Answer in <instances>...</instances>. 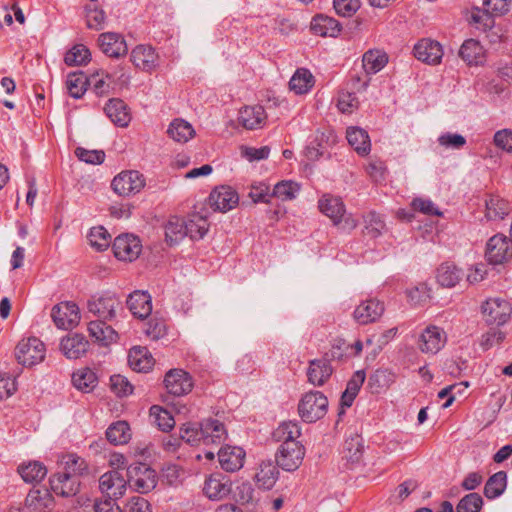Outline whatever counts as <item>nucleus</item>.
<instances>
[{"label": "nucleus", "instance_id": "f257e3e1", "mask_svg": "<svg viewBox=\"0 0 512 512\" xmlns=\"http://www.w3.org/2000/svg\"><path fill=\"white\" fill-rule=\"evenodd\" d=\"M301 435L298 422L287 421L279 425L273 436L281 441L275 459L277 465L285 471L293 472L299 468L305 456V448L297 441Z\"/></svg>", "mask_w": 512, "mask_h": 512}, {"label": "nucleus", "instance_id": "f03ea898", "mask_svg": "<svg viewBox=\"0 0 512 512\" xmlns=\"http://www.w3.org/2000/svg\"><path fill=\"white\" fill-rule=\"evenodd\" d=\"M511 0H483V9L474 8L471 22L478 29L486 31L494 26V17L506 14L510 9Z\"/></svg>", "mask_w": 512, "mask_h": 512}, {"label": "nucleus", "instance_id": "7ed1b4c3", "mask_svg": "<svg viewBox=\"0 0 512 512\" xmlns=\"http://www.w3.org/2000/svg\"><path fill=\"white\" fill-rule=\"evenodd\" d=\"M327 409L328 399L320 391L307 392L298 404L299 415L306 423H313L323 418L327 413Z\"/></svg>", "mask_w": 512, "mask_h": 512}, {"label": "nucleus", "instance_id": "20e7f679", "mask_svg": "<svg viewBox=\"0 0 512 512\" xmlns=\"http://www.w3.org/2000/svg\"><path fill=\"white\" fill-rule=\"evenodd\" d=\"M88 312L98 319L113 321L119 310H123L121 300L112 293L106 292L92 296L87 302Z\"/></svg>", "mask_w": 512, "mask_h": 512}, {"label": "nucleus", "instance_id": "39448f33", "mask_svg": "<svg viewBox=\"0 0 512 512\" xmlns=\"http://www.w3.org/2000/svg\"><path fill=\"white\" fill-rule=\"evenodd\" d=\"M127 482L139 493H148L157 485L155 470L145 463L137 462L127 467Z\"/></svg>", "mask_w": 512, "mask_h": 512}, {"label": "nucleus", "instance_id": "423d86ee", "mask_svg": "<svg viewBox=\"0 0 512 512\" xmlns=\"http://www.w3.org/2000/svg\"><path fill=\"white\" fill-rule=\"evenodd\" d=\"M45 353L44 343L36 337H30L18 343L15 356L19 364L31 367L41 363L45 358Z\"/></svg>", "mask_w": 512, "mask_h": 512}, {"label": "nucleus", "instance_id": "0eeeda50", "mask_svg": "<svg viewBox=\"0 0 512 512\" xmlns=\"http://www.w3.org/2000/svg\"><path fill=\"white\" fill-rule=\"evenodd\" d=\"M485 322L490 326H502L512 313L511 304L502 298H490L482 305Z\"/></svg>", "mask_w": 512, "mask_h": 512}, {"label": "nucleus", "instance_id": "6e6552de", "mask_svg": "<svg viewBox=\"0 0 512 512\" xmlns=\"http://www.w3.org/2000/svg\"><path fill=\"white\" fill-rule=\"evenodd\" d=\"M145 186L144 176L135 170L123 171L114 177L111 183L113 191L119 196H131L139 193Z\"/></svg>", "mask_w": 512, "mask_h": 512}, {"label": "nucleus", "instance_id": "1a4fd4ad", "mask_svg": "<svg viewBox=\"0 0 512 512\" xmlns=\"http://www.w3.org/2000/svg\"><path fill=\"white\" fill-rule=\"evenodd\" d=\"M485 257L490 264H502L512 258V239L503 234L492 236L487 244Z\"/></svg>", "mask_w": 512, "mask_h": 512}, {"label": "nucleus", "instance_id": "9d476101", "mask_svg": "<svg viewBox=\"0 0 512 512\" xmlns=\"http://www.w3.org/2000/svg\"><path fill=\"white\" fill-rule=\"evenodd\" d=\"M112 249L117 259L131 262L139 257L142 245L138 237L124 234L114 239Z\"/></svg>", "mask_w": 512, "mask_h": 512}, {"label": "nucleus", "instance_id": "9b49d317", "mask_svg": "<svg viewBox=\"0 0 512 512\" xmlns=\"http://www.w3.org/2000/svg\"><path fill=\"white\" fill-rule=\"evenodd\" d=\"M51 317L60 329H71L80 321L78 306L73 302H62L52 308Z\"/></svg>", "mask_w": 512, "mask_h": 512}, {"label": "nucleus", "instance_id": "f8f14e48", "mask_svg": "<svg viewBox=\"0 0 512 512\" xmlns=\"http://www.w3.org/2000/svg\"><path fill=\"white\" fill-rule=\"evenodd\" d=\"M127 479H125L120 470H111L104 473L99 479V488L108 498H121L127 488Z\"/></svg>", "mask_w": 512, "mask_h": 512}, {"label": "nucleus", "instance_id": "ddd939ff", "mask_svg": "<svg viewBox=\"0 0 512 512\" xmlns=\"http://www.w3.org/2000/svg\"><path fill=\"white\" fill-rule=\"evenodd\" d=\"M164 384L168 393L174 396L186 395L193 388L191 376L182 369L169 370L165 375Z\"/></svg>", "mask_w": 512, "mask_h": 512}, {"label": "nucleus", "instance_id": "4468645a", "mask_svg": "<svg viewBox=\"0 0 512 512\" xmlns=\"http://www.w3.org/2000/svg\"><path fill=\"white\" fill-rule=\"evenodd\" d=\"M239 202L238 193L230 186L222 185L216 187L209 196L210 206L219 212H227Z\"/></svg>", "mask_w": 512, "mask_h": 512}, {"label": "nucleus", "instance_id": "2eb2a0df", "mask_svg": "<svg viewBox=\"0 0 512 512\" xmlns=\"http://www.w3.org/2000/svg\"><path fill=\"white\" fill-rule=\"evenodd\" d=\"M446 333L437 326H428L420 335L419 349L423 353L436 354L445 345Z\"/></svg>", "mask_w": 512, "mask_h": 512}, {"label": "nucleus", "instance_id": "dca6fc26", "mask_svg": "<svg viewBox=\"0 0 512 512\" xmlns=\"http://www.w3.org/2000/svg\"><path fill=\"white\" fill-rule=\"evenodd\" d=\"M203 492L210 500H221L230 494L231 482L225 475L213 473L205 479Z\"/></svg>", "mask_w": 512, "mask_h": 512}, {"label": "nucleus", "instance_id": "f3484780", "mask_svg": "<svg viewBox=\"0 0 512 512\" xmlns=\"http://www.w3.org/2000/svg\"><path fill=\"white\" fill-rule=\"evenodd\" d=\"M98 43L101 51L108 57L120 58L128 52L125 39L118 33H102L99 36Z\"/></svg>", "mask_w": 512, "mask_h": 512}, {"label": "nucleus", "instance_id": "a211bd4d", "mask_svg": "<svg viewBox=\"0 0 512 512\" xmlns=\"http://www.w3.org/2000/svg\"><path fill=\"white\" fill-rule=\"evenodd\" d=\"M414 56L427 64H439L443 57V49L439 42L431 39H421L413 49Z\"/></svg>", "mask_w": 512, "mask_h": 512}, {"label": "nucleus", "instance_id": "6ab92c4d", "mask_svg": "<svg viewBox=\"0 0 512 512\" xmlns=\"http://www.w3.org/2000/svg\"><path fill=\"white\" fill-rule=\"evenodd\" d=\"M51 490L59 496L73 497L79 492L80 481L69 474L58 472L49 479Z\"/></svg>", "mask_w": 512, "mask_h": 512}, {"label": "nucleus", "instance_id": "aec40b11", "mask_svg": "<svg viewBox=\"0 0 512 512\" xmlns=\"http://www.w3.org/2000/svg\"><path fill=\"white\" fill-rule=\"evenodd\" d=\"M217 455L221 468L227 472H235L243 467L245 451L241 447L225 446Z\"/></svg>", "mask_w": 512, "mask_h": 512}, {"label": "nucleus", "instance_id": "412c9836", "mask_svg": "<svg viewBox=\"0 0 512 512\" xmlns=\"http://www.w3.org/2000/svg\"><path fill=\"white\" fill-rule=\"evenodd\" d=\"M384 312V305L378 300L361 302L354 310L353 316L357 323L366 325L377 321Z\"/></svg>", "mask_w": 512, "mask_h": 512}, {"label": "nucleus", "instance_id": "4be33fe9", "mask_svg": "<svg viewBox=\"0 0 512 512\" xmlns=\"http://www.w3.org/2000/svg\"><path fill=\"white\" fill-rule=\"evenodd\" d=\"M333 371L327 358L310 360L307 369L308 382L314 386H323L330 379Z\"/></svg>", "mask_w": 512, "mask_h": 512}, {"label": "nucleus", "instance_id": "5701e85b", "mask_svg": "<svg viewBox=\"0 0 512 512\" xmlns=\"http://www.w3.org/2000/svg\"><path fill=\"white\" fill-rule=\"evenodd\" d=\"M89 348V342L82 334L74 333L64 337L60 342V349L68 359L82 357Z\"/></svg>", "mask_w": 512, "mask_h": 512}, {"label": "nucleus", "instance_id": "b1692460", "mask_svg": "<svg viewBox=\"0 0 512 512\" xmlns=\"http://www.w3.org/2000/svg\"><path fill=\"white\" fill-rule=\"evenodd\" d=\"M158 55L155 49L148 45H138L131 52V61L143 71H152L157 66Z\"/></svg>", "mask_w": 512, "mask_h": 512}, {"label": "nucleus", "instance_id": "393cba45", "mask_svg": "<svg viewBox=\"0 0 512 512\" xmlns=\"http://www.w3.org/2000/svg\"><path fill=\"white\" fill-rule=\"evenodd\" d=\"M310 29L313 34L321 37H337L342 27L336 19L319 14L312 18Z\"/></svg>", "mask_w": 512, "mask_h": 512}, {"label": "nucleus", "instance_id": "a878e982", "mask_svg": "<svg viewBox=\"0 0 512 512\" xmlns=\"http://www.w3.org/2000/svg\"><path fill=\"white\" fill-rule=\"evenodd\" d=\"M203 444H221L227 437L224 424L217 419H205L201 423Z\"/></svg>", "mask_w": 512, "mask_h": 512}, {"label": "nucleus", "instance_id": "bb28decb", "mask_svg": "<svg viewBox=\"0 0 512 512\" xmlns=\"http://www.w3.org/2000/svg\"><path fill=\"white\" fill-rule=\"evenodd\" d=\"M319 209L332 220L334 225H341L342 217L345 215V205L341 198L324 195L319 200Z\"/></svg>", "mask_w": 512, "mask_h": 512}, {"label": "nucleus", "instance_id": "cd10ccee", "mask_svg": "<svg viewBox=\"0 0 512 512\" xmlns=\"http://www.w3.org/2000/svg\"><path fill=\"white\" fill-rule=\"evenodd\" d=\"M127 306L138 318H146L152 312L151 296L144 291H134L127 298Z\"/></svg>", "mask_w": 512, "mask_h": 512}, {"label": "nucleus", "instance_id": "c85d7f7f", "mask_svg": "<svg viewBox=\"0 0 512 512\" xmlns=\"http://www.w3.org/2000/svg\"><path fill=\"white\" fill-rule=\"evenodd\" d=\"M104 111L107 117L117 126L126 127L131 120L128 107L121 99H110L105 105Z\"/></svg>", "mask_w": 512, "mask_h": 512}, {"label": "nucleus", "instance_id": "c756f323", "mask_svg": "<svg viewBox=\"0 0 512 512\" xmlns=\"http://www.w3.org/2000/svg\"><path fill=\"white\" fill-rule=\"evenodd\" d=\"M53 505V497L47 489H32L25 499V507L30 512H45Z\"/></svg>", "mask_w": 512, "mask_h": 512}, {"label": "nucleus", "instance_id": "7c9ffc66", "mask_svg": "<svg viewBox=\"0 0 512 512\" xmlns=\"http://www.w3.org/2000/svg\"><path fill=\"white\" fill-rule=\"evenodd\" d=\"M278 465L272 461H262L259 464L255 480L259 488L270 490L276 484L279 477Z\"/></svg>", "mask_w": 512, "mask_h": 512}, {"label": "nucleus", "instance_id": "2f4dec72", "mask_svg": "<svg viewBox=\"0 0 512 512\" xmlns=\"http://www.w3.org/2000/svg\"><path fill=\"white\" fill-rule=\"evenodd\" d=\"M266 113L262 106H246L239 112V122L246 129L253 130L262 127Z\"/></svg>", "mask_w": 512, "mask_h": 512}, {"label": "nucleus", "instance_id": "473e14b6", "mask_svg": "<svg viewBox=\"0 0 512 512\" xmlns=\"http://www.w3.org/2000/svg\"><path fill=\"white\" fill-rule=\"evenodd\" d=\"M106 321L107 320L98 319L90 321L88 325L89 335L102 345H108L116 341L118 337L116 331L110 325H107Z\"/></svg>", "mask_w": 512, "mask_h": 512}, {"label": "nucleus", "instance_id": "72a5a7b5", "mask_svg": "<svg viewBox=\"0 0 512 512\" xmlns=\"http://www.w3.org/2000/svg\"><path fill=\"white\" fill-rule=\"evenodd\" d=\"M464 273L453 263H443L437 269L436 279L442 287L452 288L463 278Z\"/></svg>", "mask_w": 512, "mask_h": 512}, {"label": "nucleus", "instance_id": "f704fd0d", "mask_svg": "<svg viewBox=\"0 0 512 512\" xmlns=\"http://www.w3.org/2000/svg\"><path fill=\"white\" fill-rule=\"evenodd\" d=\"M348 143L360 155H367L371 149L368 133L359 127H349L346 131Z\"/></svg>", "mask_w": 512, "mask_h": 512}, {"label": "nucleus", "instance_id": "c9c22d12", "mask_svg": "<svg viewBox=\"0 0 512 512\" xmlns=\"http://www.w3.org/2000/svg\"><path fill=\"white\" fill-rule=\"evenodd\" d=\"M72 383L76 389L82 392H90L96 387L98 378L92 369L84 367L72 374Z\"/></svg>", "mask_w": 512, "mask_h": 512}, {"label": "nucleus", "instance_id": "e433bc0d", "mask_svg": "<svg viewBox=\"0 0 512 512\" xmlns=\"http://www.w3.org/2000/svg\"><path fill=\"white\" fill-rule=\"evenodd\" d=\"M128 363L137 372H147L154 364L151 355L142 347H134L129 351Z\"/></svg>", "mask_w": 512, "mask_h": 512}, {"label": "nucleus", "instance_id": "4c0bfd02", "mask_svg": "<svg viewBox=\"0 0 512 512\" xmlns=\"http://www.w3.org/2000/svg\"><path fill=\"white\" fill-rule=\"evenodd\" d=\"M167 133L174 141L186 143L194 136L195 130L189 122L177 118L170 123Z\"/></svg>", "mask_w": 512, "mask_h": 512}, {"label": "nucleus", "instance_id": "58836bf2", "mask_svg": "<svg viewBox=\"0 0 512 512\" xmlns=\"http://www.w3.org/2000/svg\"><path fill=\"white\" fill-rule=\"evenodd\" d=\"M366 375L363 370L356 371L347 383L345 391L341 396V406L350 407L353 404L361 386L365 381Z\"/></svg>", "mask_w": 512, "mask_h": 512}, {"label": "nucleus", "instance_id": "ea45409f", "mask_svg": "<svg viewBox=\"0 0 512 512\" xmlns=\"http://www.w3.org/2000/svg\"><path fill=\"white\" fill-rule=\"evenodd\" d=\"M106 438L113 445H123L131 439V429L126 421L112 423L106 430Z\"/></svg>", "mask_w": 512, "mask_h": 512}, {"label": "nucleus", "instance_id": "a19ab883", "mask_svg": "<svg viewBox=\"0 0 512 512\" xmlns=\"http://www.w3.org/2000/svg\"><path fill=\"white\" fill-rule=\"evenodd\" d=\"M314 85V77L308 69L299 68L289 81L290 90L296 94H305Z\"/></svg>", "mask_w": 512, "mask_h": 512}, {"label": "nucleus", "instance_id": "79ce46f5", "mask_svg": "<svg viewBox=\"0 0 512 512\" xmlns=\"http://www.w3.org/2000/svg\"><path fill=\"white\" fill-rule=\"evenodd\" d=\"M484 50L479 41L475 39L465 40L459 50V56L469 65L482 61Z\"/></svg>", "mask_w": 512, "mask_h": 512}, {"label": "nucleus", "instance_id": "37998d69", "mask_svg": "<svg viewBox=\"0 0 512 512\" xmlns=\"http://www.w3.org/2000/svg\"><path fill=\"white\" fill-rule=\"evenodd\" d=\"M18 472L25 482L38 483L46 476L47 468L39 461H32L28 464L20 465Z\"/></svg>", "mask_w": 512, "mask_h": 512}, {"label": "nucleus", "instance_id": "c03bdc74", "mask_svg": "<svg viewBox=\"0 0 512 512\" xmlns=\"http://www.w3.org/2000/svg\"><path fill=\"white\" fill-rule=\"evenodd\" d=\"M507 486V474L498 471L489 477L484 486V495L488 499H495L503 494Z\"/></svg>", "mask_w": 512, "mask_h": 512}, {"label": "nucleus", "instance_id": "a18cd8bd", "mask_svg": "<svg viewBox=\"0 0 512 512\" xmlns=\"http://www.w3.org/2000/svg\"><path fill=\"white\" fill-rule=\"evenodd\" d=\"M362 62L367 74H375L387 64L388 58L385 53L378 50H369L364 53Z\"/></svg>", "mask_w": 512, "mask_h": 512}, {"label": "nucleus", "instance_id": "49530a36", "mask_svg": "<svg viewBox=\"0 0 512 512\" xmlns=\"http://www.w3.org/2000/svg\"><path fill=\"white\" fill-rule=\"evenodd\" d=\"M186 236L184 220L173 216L165 225V239L170 245L178 244Z\"/></svg>", "mask_w": 512, "mask_h": 512}, {"label": "nucleus", "instance_id": "de8ad7c7", "mask_svg": "<svg viewBox=\"0 0 512 512\" xmlns=\"http://www.w3.org/2000/svg\"><path fill=\"white\" fill-rule=\"evenodd\" d=\"M509 211V203L498 196H492L486 200V217L489 220H502Z\"/></svg>", "mask_w": 512, "mask_h": 512}, {"label": "nucleus", "instance_id": "09e8293b", "mask_svg": "<svg viewBox=\"0 0 512 512\" xmlns=\"http://www.w3.org/2000/svg\"><path fill=\"white\" fill-rule=\"evenodd\" d=\"M62 463L64 465V471L62 474H69L79 479V476L88 472V465L86 461L76 454H68L64 456Z\"/></svg>", "mask_w": 512, "mask_h": 512}, {"label": "nucleus", "instance_id": "8fccbe9b", "mask_svg": "<svg viewBox=\"0 0 512 512\" xmlns=\"http://www.w3.org/2000/svg\"><path fill=\"white\" fill-rule=\"evenodd\" d=\"M91 60L89 49L83 44H76L68 50L64 57V62L68 66H80L87 64Z\"/></svg>", "mask_w": 512, "mask_h": 512}, {"label": "nucleus", "instance_id": "3c124183", "mask_svg": "<svg viewBox=\"0 0 512 512\" xmlns=\"http://www.w3.org/2000/svg\"><path fill=\"white\" fill-rule=\"evenodd\" d=\"M184 225L186 236L191 239L203 238L209 227L207 219L199 215H193L187 222L184 221Z\"/></svg>", "mask_w": 512, "mask_h": 512}, {"label": "nucleus", "instance_id": "603ef678", "mask_svg": "<svg viewBox=\"0 0 512 512\" xmlns=\"http://www.w3.org/2000/svg\"><path fill=\"white\" fill-rule=\"evenodd\" d=\"M88 79L82 72H73L67 76L66 86L68 93L75 99L81 98L87 89Z\"/></svg>", "mask_w": 512, "mask_h": 512}, {"label": "nucleus", "instance_id": "864d4df0", "mask_svg": "<svg viewBox=\"0 0 512 512\" xmlns=\"http://www.w3.org/2000/svg\"><path fill=\"white\" fill-rule=\"evenodd\" d=\"M394 382V374L388 369H377L368 379V386L372 392L379 393L381 389L388 388Z\"/></svg>", "mask_w": 512, "mask_h": 512}, {"label": "nucleus", "instance_id": "5fc2aeb1", "mask_svg": "<svg viewBox=\"0 0 512 512\" xmlns=\"http://www.w3.org/2000/svg\"><path fill=\"white\" fill-rule=\"evenodd\" d=\"M90 245L98 251L106 250L111 243V236L103 226L91 228L88 234Z\"/></svg>", "mask_w": 512, "mask_h": 512}, {"label": "nucleus", "instance_id": "6e6d98bb", "mask_svg": "<svg viewBox=\"0 0 512 512\" xmlns=\"http://www.w3.org/2000/svg\"><path fill=\"white\" fill-rule=\"evenodd\" d=\"M300 191V186L291 180H284L277 183L272 191L273 197H277L282 201H288L296 198Z\"/></svg>", "mask_w": 512, "mask_h": 512}, {"label": "nucleus", "instance_id": "4d7b16f0", "mask_svg": "<svg viewBox=\"0 0 512 512\" xmlns=\"http://www.w3.org/2000/svg\"><path fill=\"white\" fill-rule=\"evenodd\" d=\"M385 222L381 215L370 212L365 217L364 234L370 238H377L385 230Z\"/></svg>", "mask_w": 512, "mask_h": 512}, {"label": "nucleus", "instance_id": "13d9d810", "mask_svg": "<svg viewBox=\"0 0 512 512\" xmlns=\"http://www.w3.org/2000/svg\"><path fill=\"white\" fill-rule=\"evenodd\" d=\"M181 439L191 445L203 444V433L200 423H186L180 430Z\"/></svg>", "mask_w": 512, "mask_h": 512}, {"label": "nucleus", "instance_id": "bf43d9fd", "mask_svg": "<svg viewBox=\"0 0 512 512\" xmlns=\"http://www.w3.org/2000/svg\"><path fill=\"white\" fill-rule=\"evenodd\" d=\"M150 416L154 417V421L162 431H169L175 425L174 418L169 411L160 406H152L150 408Z\"/></svg>", "mask_w": 512, "mask_h": 512}, {"label": "nucleus", "instance_id": "052dcab7", "mask_svg": "<svg viewBox=\"0 0 512 512\" xmlns=\"http://www.w3.org/2000/svg\"><path fill=\"white\" fill-rule=\"evenodd\" d=\"M483 506V499L478 493L465 495L457 504L456 512H479Z\"/></svg>", "mask_w": 512, "mask_h": 512}, {"label": "nucleus", "instance_id": "680f3d73", "mask_svg": "<svg viewBox=\"0 0 512 512\" xmlns=\"http://www.w3.org/2000/svg\"><path fill=\"white\" fill-rule=\"evenodd\" d=\"M111 390L120 397L128 396L133 392V386L122 375H113L110 377Z\"/></svg>", "mask_w": 512, "mask_h": 512}, {"label": "nucleus", "instance_id": "e2e57ef3", "mask_svg": "<svg viewBox=\"0 0 512 512\" xmlns=\"http://www.w3.org/2000/svg\"><path fill=\"white\" fill-rule=\"evenodd\" d=\"M346 458L351 462H358L363 454L364 446L359 436L352 437L345 442Z\"/></svg>", "mask_w": 512, "mask_h": 512}, {"label": "nucleus", "instance_id": "0e129e2a", "mask_svg": "<svg viewBox=\"0 0 512 512\" xmlns=\"http://www.w3.org/2000/svg\"><path fill=\"white\" fill-rule=\"evenodd\" d=\"M75 155L79 160L88 164H102L105 160V153L103 150H87L78 147L75 150Z\"/></svg>", "mask_w": 512, "mask_h": 512}, {"label": "nucleus", "instance_id": "69168bd1", "mask_svg": "<svg viewBox=\"0 0 512 512\" xmlns=\"http://www.w3.org/2000/svg\"><path fill=\"white\" fill-rule=\"evenodd\" d=\"M360 0H333L335 11L340 16H351L360 8Z\"/></svg>", "mask_w": 512, "mask_h": 512}, {"label": "nucleus", "instance_id": "338daca9", "mask_svg": "<svg viewBox=\"0 0 512 512\" xmlns=\"http://www.w3.org/2000/svg\"><path fill=\"white\" fill-rule=\"evenodd\" d=\"M249 197L252 199L254 203H269L273 195L272 193L269 192L268 185H266L265 183H259L256 185H252L249 192Z\"/></svg>", "mask_w": 512, "mask_h": 512}, {"label": "nucleus", "instance_id": "774afa93", "mask_svg": "<svg viewBox=\"0 0 512 512\" xmlns=\"http://www.w3.org/2000/svg\"><path fill=\"white\" fill-rule=\"evenodd\" d=\"M438 142L447 148L460 149L466 144V139L460 134L447 132L439 136Z\"/></svg>", "mask_w": 512, "mask_h": 512}]
</instances>
